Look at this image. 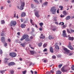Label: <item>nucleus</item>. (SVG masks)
<instances>
[{
  "label": "nucleus",
  "mask_w": 74,
  "mask_h": 74,
  "mask_svg": "<svg viewBox=\"0 0 74 74\" xmlns=\"http://www.w3.org/2000/svg\"><path fill=\"white\" fill-rule=\"evenodd\" d=\"M57 19V18L56 17H54V21H57V20L56 19Z\"/></svg>",
  "instance_id": "48"
},
{
  "label": "nucleus",
  "mask_w": 74,
  "mask_h": 74,
  "mask_svg": "<svg viewBox=\"0 0 74 74\" xmlns=\"http://www.w3.org/2000/svg\"><path fill=\"white\" fill-rule=\"evenodd\" d=\"M23 19H21V22H23Z\"/></svg>",
  "instance_id": "64"
},
{
  "label": "nucleus",
  "mask_w": 74,
  "mask_h": 74,
  "mask_svg": "<svg viewBox=\"0 0 74 74\" xmlns=\"http://www.w3.org/2000/svg\"><path fill=\"white\" fill-rule=\"evenodd\" d=\"M59 8H60V10H63V6H59Z\"/></svg>",
  "instance_id": "37"
},
{
  "label": "nucleus",
  "mask_w": 74,
  "mask_h": 74,
  "mask_svg": "<svg viewBox=\"0 0 74 74\" xmlns=\"http://www.w3.org/2000/svg\"><path fill=\"white\" fill-rule=\"evenodd\" d=\"M34 1L35 2V3H38V4H40V3H39V1H38L37 0H34Z\"/></svg>",
  "instance_id": "31"
},
{
  "label": "nucleus",
  "mask_w": 74,
  "mask_h": 74,
  "mask_svg": "<svg viewBox=\"0 0 74 74\" xmlns=\"http://www.w3.org/2000/svg\"><path fill=\"white\" fill-rule=\"evenodd\" d=\"M39 30L40 31H42V28H40L39 29Z\"/></svg>",
  "instance_id": "56"
},
{
  "label": "nucleus",
  "mask_w": 74,
  "mask_h": 74,
  "mask_svg": "<svg viewBox=\"0 0 74 74\" xmlns=\"http://www.w3.org/2000/svg\"><path fill=\"white\" fill-rule=\"evenodd\" d=\"M47 43H44L43 45V48H45V47H47Z\"/></svg>",
  "instance_id": "25"
},
{
  "label": "nucleus",
  "mask_w": 74,
  "mask_h": 74,
  "mask_svg": "<svg viewBox=\"0 0 74 74\" xmlns=\"http://www.w3.org/2000/svg\"><path fill=\"white\" fill-rule=\"evenodd\" d=\"M19 60H20V61H22L23 59L21 58H19Z\"/></svg>",
  "instance_id": "61"
},
{
  "label": "nucleus",
  "mask_w": 74,
  "mask_h": 74,
  "mask_svg": "<svg viewBox=\"0 0 74 74\" xmlns=\"http://www.w3.org/2000/svg\"><path fill=\"white\" fill-rule=\"evenodd\" d=\"M26 16V13L25 12H23L21 14V17H23Z\"/></svg>",
  "instance_id": "13"
},
{
  "label": "nucleus",
  "mask_w": 74,
  "mask_h": 74,
  "mask_svg": "<svg viewBox=\"0 0 74 74\" xmlns=\"http://www.w3.org/2000/svg\"><path fill=\"white\" fill-rule=\"evenodd\" d=\"M46 74H51V72L48 71L46 72Z\"/></svg>",
  "instance_id": "47"
},
{
  "label": "nucleus",
  "mask_w": 74,
  "mask_h": 74,
  "mask_svg": "<svg viewBox=\"0 0 74 74\" xmlns=\"http://www.w3.org/2000/svg\"><path fill=\"white\" fill-rule=\"evenodd\" d=\"M47 62V60H44V63H46Z\"/></svg>",
  "instance_id": "62"
},
{
  "label": "nucleus",
  "mask_w": 74,
  "mask_h": 74,
  "mask_svg": "<svg viewBox=\"0 0 74 74\" xmlns=\"http://www.w3.org/2000/svg\"><path fill=\"white\" fill-rule=\"evenodd\" d=\"M62 35L64 37H67V35H66V34H62Z\"/></svg>",
  "instance_id": "29"
},
{
  "label": "nucleus",
  "mask_w": 74,
  "mask_h": 74,
  "mask_svg": "<svg viewBox=\"0 0 74 74\" xmlns=\"http://www.w3.org/2000/svg\"><path fill=\"white\" fill-rule=\"evenodd\" d=\"M8 42H11V39H8Z\"/></svg>",
  "instance_id": "59"
},
{
  "label": "nucleus",
  "mask_w": 74,
  "mask_h": 74,
  "mask_svg": "<svg viewBox=\"0 0 74 74\" xmlns=\"http://www.w3.org/2000/svg\"><path fill=\"white\" fill-rule=\"evenodd\" d=\"M9 60L8 58H5V60L4 61V62L5 63H8V60Z\"/></svg>",
  "instance_id": "14"
},
{
  "label": "nucleus",
  "mask_w": 74,
  "mask_h": 74,
  "mask_svg": "<svg viewBox=\"0 0 74 74\" xmlns=\"http://www.w3.org/2000/svg\"><path fill=\"white\" fill-rule=\"evenodd\" d=\"M8 65L9 66H13L14 65H15V63L14 62H11L8 64Z\"/></svg>",
  "instance_id": "8"
},
{
  "label": "nucleus",
  "mask_w": 74,
  "mask_h": 74,
  "mask_svg": "<svg viewBox=\"0 0 74 74\" xmlns=\"http://www.w3.org/2000/svg\"><path fill=\"white\" fill-rule=\"evenodd\" d=\"M30 53L32 55H33V54H35V53H36L35 51H30Z\"/></svg>",
  "instance_id": "16"
},
{
  "label": "nucleus",
  "mask_w": 74,
  "mask_h": 74,
  "mask_svg": "<svg viewBox=\"0 0 74 74\" xmlns=\"http://www.w3.org/2000/svg\"><path fill=\"white\" fill-rule=\"evenodd\" d=\"M16 17V12H14V17L15 18Z\"/></svg>",
  "instance_id": "44"
},
{
  "label": "nucleus",
  "mask_w": 74,
  "mask_h": 74,
  "mask_svg": "<svg viewBox=\"0 0 74 74\" xmlns=\"http://www.w3.org/2000/svg\"><path fill=\"white\" fill-rule=\"evenodd\" d=\"M63 49L65 52H67L68 53H70V50L67 49L66 48H64Z\"/></svg>",
  "instance_id": "9"
},
{
  "label": "nucleus",
  "mask_w": 74,
  "mask_h": 74,
  "mask_svg": "<svg viewBox=\"0 0 74 74\" xmlns=\"http://www.w3.org/2000/svg\"><path fill=\"white\" fill-rule=\"evenodd\" d=\"M54 38V37H53L51 36H49V40H51V39H53Z\"/></svg>",
  "instance_id": "20"
},
{
  "label": "nucleus",
  "mask_w": 74,
  "mask_h": 74,
  "mask_svg": "<svg viewBox=\"0 0 74 74\" xmlns=\"http://www.w3.org/2000/svg\"><path fill=\"white\" fill-rule=\"evenodd\" d=\"M55 48H56V49L59 50V46L58 45H56L55 46Z\"/></svg>",
  "instance_id": "22"
},
{
  "label": "nucleus",
  "mask_w": 74,
  "mask_h": 74,
  "mask_svg": "<svg viewBox=\"0 0 74 74\" xmlns=\"http://www.w3.org/2000/svg\"><path fill=\"white\" fill-rule=\"evenodd\" d=\"M10 56H11L12 58H15L16 56V54L15 53H10L9 54Z\"/></svg>",
  "instance_id": "3"
},
{
  "label": "nucleus",
  "mask_w": 74,
  "mask_h": 74,
  "mask_svg": "<svg viewBox=\"0 0 74 74\" xmlns=\"http://www.w3.org/2000/svg\"><path fill=\"white\" fill-rule=\"evenodd\" d=\"M27 71L26 70L24 71H23L22 73L23 74H26V73H27Z\"/></svg>",
  "instance_id": "39"
},
{
  "label": "nucleus",
  "mask_w": 74,
  "mask_h": 74,
  "mask_svg": "<svg viewBox=\"0 0 74 74\" xmlns=\"http://www.w3.org/2000/svg\"><path fill=\"white\" fill-rule=\"evenodd\" d=\"M1 41L3 43H4L5 42V37H1Z\"/></svg>",
  "instance_id": "12"
},
{
  "label": "nucleus",
  "mask_w": 74,
  "mask_h": 74,
  "mask_svg": "<svg viewBox=\"0 0 74 74\" xmlns=\"http://www.w3.org/2000/svg\"><path fill=\"white\" fill-rule=\"evenodd\" d=\"M21 6L20 7V10H22L24 9V6L25 5V2L21 1Z\"/></svg>",
  "instance_id": "2"
},
{
  "label": "nucleus",
  "mask_w": 74,
  "mask_h": 74,
  "mask_svg": "<svg viewBox=\"0 0 74 74\" xmlns=\"http://www.w3.org/2000/svg\"><path fill=\"white\" fill-rule=\"evenodd\" d=\"M26 24H22L21 25V27L22 28H24V27H25L26 26Z\"/></svg>",
  "instance_id": "15"
},
{
  "label": "nucleus",
  "mask_w": 74,
  "mask_h": 74,
  "mask_svg": "<svg viewBox=\"0 0 74 74\" xmlns=\"http://www.w3.org/2000/svg\"><path fill=\"white\" fill-rule=\"evenodd\" d=\"M52 59H56V56H52Z\"/></svg>",
  "instance_id": "46"
},
{
  "label": "nucleus",
  "mask_w": 74,
  "mask_h": 74,
  "mask_svg": "<svg viewBox=\"0 0 74 74\" xmlns=\"http://www.w3.org/2000/svg\"><path fill=\"white\" fill-rule=\"evenodd\" d=\"M32 64H33V63H32V62H29V66H31V65H32Z\"/></svg>",
  "instance_id": "51"
},
{
  "label": "nucleus",
  "mask_w": 74,
  "mask_h": 74,
  "mask_svg": "<svg viewBox=\"0 0 74 74\" xmlns=\"http://www.w3.org/2000/svg\"><path fill=\"white\" fill-rule=\"evenodd\" d=\"M71 18V17H70V16H68L67 17H66V18H65V19L66 21H67V20H69V19H70Z\"/></svg>",
  "instance_id": "19"
},
{
  "label": "nucleus",
  "mask_w": 74,
  "mask_h": 74,
  "mask_svg": "<svg viewBox=\"0 0 74 74\" xmlns=\"http://www.w3.org/2000/svg\"><path fill=\"white\" fill-rule=\"evenodd\" d=\"M22 37L24 39H26V38L27 37H29V36H28V35H27L24 34V35H23Z\"/></svg>",
  "instance_id": "10"
},
{
  "label": "nucleus",
  "mask_w": 74,
  "mask_h": 74,
  "mask_svg": "<svg viewBox=\"0 0 74 74\" xmlns=\"http://www.w3.org/2000/svg\"><path fill=\"white\" fill-rule=\"evenodd\" d=\"M66 33V31L65 30H63V34H65Z\"/></svg>",
  "instance_id": "57"
},
{
  "label": "nucleus",
  "mask_w": 74,
  "mask_h": 74,
  "mask_svg": "<svg viewBox=\"0 0 74 74\" xmlns=\"http://www.w3.org/2000/svg\"><path fill=\"white\" fill-rule=\"evenodd\" d=\"M0 54L1 55H2V54H3V51H2V50H0Z\"/></svg>",
  "instance_id": "45"
},
{
  "label": "nucleus",
  "mask_w": 74,
  "mask_h": 74,
  "mask_svg": "<svg viewBox=\"0 0 74 74\" xmlns=\"http://www.w3.org/2000/svg\"><path fill=\"white\" fill-rule=\"evenodd\" d=\"M30 38L31 40H32V39H33V37L32 36H30Z\"/></svg>",
  "instance_id": "58"
},
{
  "label": "nucleus",
  "mask_w": 74,
  "mask_h": 74,
  "mask_svg": "<svg viewBox=\"0 0 74 74\" xmlns=\"http://www.w3.org/2000/svg\"><path fill=\"white\" fill-rule=\"evenodd\" d=\"M30 22L31 23H33V22H33V20L32 19H30Z\"/></svg>",
  "instance_id": "53"
},
{
  "label": "nucleus",
  "mask_w": 74,
  "mask_h": 74,
  "mask_svg": "<svg viewBox=\"0 0 74 74\" xmlns=\"http://www.w3.org/2000/svg\"><path fill=\"white\" fill-rule=\"evenodd\" d=\"M20 32H18L17 33V34H18V36H20Z\"/></svg>",
  "instance_id": "63"
},
{
  "label": "nucleus",
  "mask_w": 74,
  "mask_h": 74,
  "mask_svg": "<svg viewBox=\"0 0 74 74\" xmlns=\"http://www.w3.org/2000/svg\"><path fill=\"white\" fill-rule=\"evenodd\" d=\"M67 32L68 33H71V32H70V30H69V29H67Z\"/></svg>",
  "instance_id": "43"
},
{
  "label": "nucleus",
  "mask_w": 74,
  "mask_h": 74,
  "mask_svg": "<svg viewBox=\"0 0 74 74\" xmlns=\"http://www.w3.org/2000/svg\"><path fill=\"white\" fill-rule=\"evenodd\" d=\"M23 40H25V39H24V38H23V37L22 36V38H21V39H20V41H23Z\"/></svg>",
  "instance_id": "50"
},
{
  "label": "nucleus",
  "mask_w": 74,
  "mask_h": 74,
  "mask_svg": "<svg viewBox=\"0 0 74 74\" xmlns=\"http://www.w3.org/2000/svg\"><path fill=\"white\" fill-rule=\"evenodd\" d=\"M4 46L5 47H7V43H6L4 44Z\"/></svg>",
  "instance_id": "54"
},
{
  "label": "nucleus",
  "mask_w": 74,
  "mask_h": 74,
  "mask_svg": "<svg viewBox=\"0 0 74 74\" xmlns=\"http://www.w3.org/2000/svg\"><path fill=\"white\" fill-rule=\"evenodd\" d=\"M10 71V74H14V71L13 70H11Z\"/></svg>",
  "instance_id": "34"
},
{
  "label": "nucleus",
  "mask_w": 74,
  "mask_h": 74,
  "mask_svg": "<svg viewBox=\"0 0 74 74\" xmlns=\"http://www.w3.org/2000/svg\"><path fill=\"white\" fill-rule=\"evenodd\" d=\"M68 47L70 49H71V50H73V49H74L73 47H72V46H71V42H69V45L68 46Z\"/></svg>",
  "instance_id": "5"
},
{
  "label": "nucleus",
  "mask_w": 74,
  "mask_h": 74,
  "mask_svg": "<svg viewBox=\"0 0 74 74\" xmlns=\"http://www.w3.org/2000/svg\"><path fill=\"white\" fill-rule=\"evenodd\" d=\"M34 5H33V4H31V8L33 9L35 8V7H34Z\"/></svg>",
  "instance_id": "38"
},
{
  "label": "nucleus",
  "mask_w": 74,
  "mask_h": 74,
  "mask_svg": "<svg viewBox=\"0 0 74 74\" xmlns=\"http://www.w3.org/2000/svg\"><path fill=\"white\" fill-rule=\"evenodd\" d=\"M49 50L51 53H53V49L52 47H50Z\"/></svg>",
  "instance_id": "11"
},
{
  "label": "nucleus",
  "mask_w": 74,
  "mask_h": 74,
  "mask_svg": "<svg viewBox=\"0 0 74 74\" xmlns=\"http://www.w3.org/2000/svg\"><path fill=\"white\" fill-rule=\"evenodd\" d=\"M43 25H44V24L42 23H39V25L42 28L43 27L42 26H43Z\"/></svg>",
  "instance_id": "24"
},
{
  "label": "nucleus",
  "mask_w": 74,
  "mask_h": 74,
  "mask_svg": "<svg viewBox=\"0 0 74 74\" xmlns=\"http://www.w3.org/2000/svg\"><path fill=\"white\" fill-rule=\"evenodd\" d=\"M62 72L60 71H56V74H61Z\"/></svg>",
  "instance_id": "18"
},
{
  "label": "nucleus",
  "mask_w": 74,
  "mask_h": 74,
  "mask_svg": "<svg viewBox=\"0 0 74 74\" xmlns=\"http://www.w3.org/2000/svg\"><path fill=\"white\" fill-rule=\"evenodd\" d=\"M62 66H63V64H60L58 66L59 68V69H60V68L62 67Z\"/></svg>",
  "instance_id": "40"
},
{
  "label": "nucleus",
  "mask_w": 74,
  "mask_h": 74,
  "mask_svg": "<svg viewBox=\"0 0 74 74\" xmlns=\"http://www.w3.org/2000/svg\"><path fill=\"white\" fill-rule=\"evenodd\" d=\"M56 30V28H53L52 29L53 31H55Z\"/></svg>",
  "instance_id": "55"
},
{
  "label": "nucleus",
  "mask_w": 74,
  "mask_h": 74,
  "mask_svg": "<svg viewBox=\"0 0 74 74\" xmlns=\"http://www.w3.org/2000/svg\"><path fill=\"white\" fill-rule=\"evenodd\" d=\"M62 71L63 72V73H65L66 72H67V71H68V70L67 69H65L64 67H63L61 69Z\"/></svg>",
  "instance_id": "7"
},
{
  "label": "nucleus",
  "mask_w": 74,
  "mask_h": 74,
  "mask_svg": "<svg viewBox=\"0 0 74 74\" xmlns=\"http://www.w3.org/2000/svg\"><path fill=\"white\" fill-rule=\"evenodd\" d=\"M50 11L51 12H52L53 14H55L56 12V9L55 7H53L50 9Z\"/></svg>",
  "instance_id": "1"
},
{
  "label": "nucleus",
  "mask_w": 74,
  "mask_h": 74,
  "mask_svg": "<svg viewBox=\"0 0 74 74\" xmlns=\"http://www.w3.org/2000/svg\"><path fill=\"white\" fill-rule=\"evenodd\" d=\"M47 49L45 48L43 50V52H46L47 51Z\"/></svg>",
  "instance_id": "49"
},
{
  "label": "nucleus",
  "mask_w": 74,
  "mask_h": 74,
  "mask_svg": "<svg viewBox=\"0 0 74 74\" xmlns=\"http://www.w3.org/2000/svg\"><path fill=\"white\" fill-rule=\"evenodd\" d=\"M4 32L3 31H2L1 33V36H4V33H3Z\"/></svg>",
  "instance_id": "26"
},
{
  "label": "nucleus",
  "mask_w": 74,
  "mask_h": 74,
  "mask_svg": "<svg viewBox=\"0 0 74 74\" xmlns=\"http://www.w3.org/2000/svg\"><path fill=\"white\" fill-rule=\"evenodd\" d=\"M63 14L64 15H66V14H67V12L66 11H64L63 12Z\"/></svg>",
  "instance_id": "27"
},
{
  "label": "nucleus",
  "mask_w": 74,
  "mask_h": 74,
  "mask_svg": "<svg viewBox=\"0 0 74 74\" xmlns=\"http://www.w3.org/2000/svg\"><path fill=\"white\" fill-rule=\"evenodd\" d=\"M40 38L44 39V38H45V36H40Z\"/></svg>",
  "instance_id": "30"
},
{
  "label": "nucleus",
  "mask_w": 74,
  "mask_h": 74,
  "mask_svg": "<svg viewBox=\"0 0 74 74\" xmlns=\"http://www.w3.org/2000/svg\"><path fill=\"white\" fill-rule=\"evenodd\" d=\"M23 47H25V43H21L20 44Z\"/></svg>",
  "instance_id": "21"
},
{
  "label": "nucleus",
  "mask_w": 74,
  "mask_h": 74,
  "mask_svg": "<svg viewBox=\"0 0 74 74\" xmlns=\"http://www.w3.org/2000/svg\"><path fill=\"white\" fill-rule=\"evenodd\" d=\"M64 23L63 22H60L59 23V25H60L61 26L62 25H64Z\"/></svg>",
  "instance_id": "35"
},
{
  "label": "nucleus",
  "mask_w": 74,
  "mask_h": 74,
  "mask_svg": "<svg viewBox=\"0 0 74 74\" xmlns=\"http://www.w3.org/2000/svg\"><path fill=\"white\" fill-rule=\"evenodd\" d=\"M38 46L39 47H41V46H42V43L41 42L39 43L38 44Z\"/></svg>",
  "instance_id": "28"
},
{
  "label": "nucleus",
  "mask_w": 74,
  "mask_h": 74,
  "mask_svg": "<svg viewBox=\"0 0 74 74\" xmlns=\"http://www.w3.org/2000/svg\"><path fill=\"white\" fill-rule=\"evenodd\" d=\"M66 26H67V25L65 24V25H64L62 27V28H63V29L66 28Z\"/></svg>",
  "instance_id": "36"
},
{
  "label": "nucleus",
  "mask_w": 74,
  "mask_h": 74,
  "mask_svg": "<svg viewBox=\"0 0 74 74\" xmlns=\"http://www.w3.org/2000/svg\"><path fill=\"white\" fill-rule=\"evenodd\" d=\"M68 39L69 40H71L72 41H73L74 39V37H70Z\"/></svg>",
  "instance_id": "17"
},
{
  "label": "nucleus",
  "mask_w": 74,
  "mask_h": 74,
  "mask_svg": "<svg viewBox=\"0 0 74 74\" xmlns=\"http://www.w3.org/2000/svg\"><path fill=\"white\" fill-rule=\"evenodd\" d=\"M71 69L72 70H74V65L71 66Z\"/></svg>",
  "instance_id": "32"
},
{
  "label": "nucleus",
  "mask_w": 74,
  "mask_h": 74,
  "mask_svg": "<svg viewBox=\"0 0 74 74\" xmlns=\"http://www.w3.org/2000/svg\"><path fill=\"white\" fill-rule=\"evenodd\" d=\"M60 17L61 18H63V17H64V15H60Z\"/></svg>",
  "instance_id": "60"
},
{
  "label": "nucleus",
  "mask_w": 74,
  "mask_h": 74,
  "mask_svg": "<svg viewBox=\"0 0 74 74\" xmlns=\"http://www.w3.org/2000/svg\"><path fill=\"white\" fill-rule=\"evenodd\" d=\"M5 72V71H1L0 73H1V74H3Z\"/></svg>",
  "instance_id": "41"
},
{
  "label": "nucleus",
  "mask_w": 74,
  "mask_h": 74,
  "mask_svg": "<svg viewBox=\"0 0 74 74\" xmlns=\"http://www.w3.org/2000/svg\"><path fill=\"white\" fill-rule=\"evenodd\" d=\"M70 30H71V33H74V30L71 29H70Z\"/></svg>",
  "instance_id": "52"
},
{
  "label": "nucleus",
  "mask_w": 74,
  "mask_h": 74,
  "mask_svg": "<svg viewBox=\"0 0 74 74\" xmlns=\"http://www.w3.org/2000/svg\"><path fill=\"white\" fill-rule=\"evenodd\" d=\"M48 4V2H46L45 3L44 5L45 6H47V4Z\"/></svg>",
  "instance_id": "42"
},
{
  "label": "nucleus",
  "mask_w": 74,
  "mask_h": 74,
  "mask_svg": "<svg viewBox=\"0 0 74 74\" xmlns=\"http://www.w3.org/2000/svg\"><path fill=\"white\" fill-rule=\"evenodd\" d=\"M16 24V22L15 21H12L10 23V25L11 26H15Z\"/></svg>",
  "instance_id": "4"
},
{
  "label": "nucleus",
  "mask_w": 74,
  "mask_h": 74,
  "mask_svg": "<svg viewBox=\"0 0 74 74\" xmlns=\"http://www.w3.org/2000/svg\"><path fill=\"white\" fill-rule=\"evenodd\" d=\"M25 40V41H30V40H29V37L27 38Z\"/></svg>",
  "instance_id": "23"
},
{
  "label": "nucleus",
  "mask_w": 74,
  "mask_h": 74,
  "mask_svg": "<svg viewBox=\"0 0 74 74\" xmlns=\"http://www.w3.org/2000/svg\"><path fill=\"white\" fill-rule=\"evenodd\" d=\"M1 24H4L5 23V21L4 20H2L1 21Z\"/></svg>",
  "instance_id": "33"
},
{
  "label": "nucleus",
  "mask_w": 74,
  "mask_h": 74,
  "mask_svg": "<svg viewBox=\"0 0 74 74\" xmlns=\"http://www.w3.org/2000/svg\"><path fill=\"white\" fill-rule=\"evenodd\" d=\"M35 15L36 17H40L39 14V11H38L35 12Z\"/></svg>",
  "instance_id": "6"
}]
</instances>
